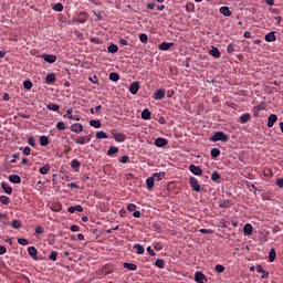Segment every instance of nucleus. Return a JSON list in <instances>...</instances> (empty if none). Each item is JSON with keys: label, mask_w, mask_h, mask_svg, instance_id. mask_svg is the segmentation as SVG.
Masks as SVG:
<instances>
[{"label": "nucleus", "mask_w": 283, "mask_h": 283, "mask_svg": "<svg viewBox=\"0 0 283 283\" xmlns=\"http://www.w3.org/2000/svg\"><path fill=\"white\" fill-rule=\"evenodd\" d=\"M1 187L4 193H8V196H12V187L8 186V184L6 182H1Z\"/></svg>", "instance_id": "obj_28"}, {"label": "nucleus", "mask_w": 283, "mask_h": 283, "mask_svg": "<svg viewBox=\"0 0 283 283\" xmlns=\"http://www.w3.org/2000/svg\"><path fill=\"white\" fill-rule=\"evenodd\" d=\"M156 182V179L151 176L146 179L147 189H154V185Z\"/></svg>", "instance_id": "obj_30"}, {"label": "nucleus", "mask_w": 283, "mask_h": 283, "mask_svg": "<svg viewBox=\"0 0 283 283\" xmlns=\"http://www.w3.org/2000/svg\"><path fill=\"white\" fill-rule=\"evenodd\" d=\"M133 249H136L137 255H143V253H145V248L140 243L134 244Z\"/></svg>", "instance_id": "obj_25"}, {"label": "nucleus", "mask_w": 283, "mask_h": 283, "mask_svg": "<svg viewBox=\"0 0 283 283\" xmlns=\"http://www.w3.org/2000/svg\"><path fill=\"white\" fill-rule=\"evenodd\" d=\"M45 83H46V85H54V83H56V74L49 73L46 75Z\"/></svg>", "instance_id": "obj_11"}, {"label": "nucleus", "mask_w": 283, "mask_h": 283, "mask_svg": "<svg viewBox=\"0 0 283 283\" xmlns=\"http://www.w3.org/2000/svg\"><path fill=\"white\" fill-rule=\"evenodd\" d=\"M95 137H96L97 139L108 138L107 133H105V132H103V130L97 132L96 135H95Z\"/></svg>", "instance_id": "obj_43"}, {"label": "nucleus", "mask_w": 283, "mask_h": 283, "mask_svg": "<svg viewBox=\"0 0 283 283\" xmlns=\"http://www.w3.org/2000/svg\"><path fill=\"white\" fill-rule=\"evenodd\" d=\"M153 177L157 182H160V180H163V178H165V172H155V174H153Z\"/></svg>", "instance_id": "obj_35"}, {"label": "nucleus", "mask_w": 283, "mask_h": 283, "mask_svg": "<svg viewBox=\"0 0 283 283\" xmlns=\"http://www.w3.org/2000/svg\"><path fill=\"white\" fill-rule=\"evenodd\" d=\"M75 143H76V145H87V142H86L85 137H83V136H78L75 139Z\"/></svg>", "instance_id": "obj_42"}, {"label": "nucleus", "mask_w": 283, "mask_h": 283, "mask_svg": "<svg viewBox=\"0 0 283 283\" xmlns=\"http://www.w3.org/2000/svg\"><path fill=\"white\" fill-rule=\"evenodd\" d=\"M52 10H54V12H63V3L57 2L52 7Z\"/></svg>", "instance_id": "obj_37"}, {"label": "nucleus", "mask_w": 283, "mask_h": 283, "mask_svg": "<svg viewBox=\"0 0 283 283\" xmlns=\"http://www.w3.org/2000/svg\"><path fill=\"white\" fill-rule=\"evenodd\" d=\"M46 109H49L50 112H59V109H61V106L54 103H49L46 104Z\"/></svg>", "instance_id": "obj_26"}, {"label": "nucleus", "mask_w": 283, "mask_h": 283, "mask_svg": "<svg viewBox=\"0 0 283 283\" xmlns=\"http://www.w3.org/2000/svg\"><path fill=\"white\" fill-rule=\"evenodd\" d=\"M112 134L116 143H125V140H127V136H125L123 133L114 132Z\"/></svg>", "instance_id": "obj_3"}, {"label": "nucleus", "mask_w": 283, "mask_h": 283, "mask_svg": "<svg viewBox=\"0 0 283 283\" xmlns=\"http://www.w3.org/2000/svg\"><path fill=\"white\" fill-rule=\"evenodd\" d=\"M18 243L21 244L22 247H28V244H30V241H28V239H18Z\"/></svg>", "instance_id": "obj_48"}, {"label": "nucleus", "mask_w": 283, "mask_h": 283, "mask_svg": "<svg viewBox=\"0 0 283 283\" xmlns=\"http://www.w3.org/2000/svg\"><path fill=\"white\" fill-rule=\"evenodd\" d=\"M19 118H30V114L28 113H18Z\"/></svg>", "instance_id": "obj_61"}, {"label": "nucleus", "mask_w": 283, "mask_h": 283, "mask_svg": "<svg viewBox=\"0 0 283 283\" xmlns=\"http://www.w3.org/2000/svg\"><path fill=\"white\" fill-rule=\"evenodd\" d=\"M220 154H221V151H220L219 148H212V149L210 150V156H211V158H218V156H220Z\"/></svg>", "instance_id": "obj_36"}, {"label": "nucleus", "mask_w": 283, "mask_h": 283, "mask_svg": "<svg viewBox=\"0 0 283 283\" xmlns=\"http://www.w3.org/2000/svg\"><path fill=\"white\" fill-rule=\"evenodd\" d=\"M123 266L128 271H136V269H138V265H136L135 263H128V262L123 263Z\"/></svg>", "instance_id": "obj_27"}, {"label": "nucleus", "mask_w": 283, "mask_h": 283, "mask_svg": "<svg viewBox=\"0 0 283 283\" xmlns=\"http://www.w3.org/2000/svg\"><path fill=\"white\" fill-rule=\"evenodd\" d=\"M62 208L63 206L61 203H56L53 206V211H61Z\"/></svg>", "instance_id": "obj_60"}, {"label": "nucleus", "mask_w": 283, "mask_h": 283, "mask_svg": "<svg viewBox=\"0 0 283 283\" xmlns=\"http://www.w3.org/2000/svg\"><path fill=\"white\" fill-rule=\"evenodd\" d=\"M59 258V252L52 251L51 254L49 255V260H52V262H56Z\"/></svg>", "instance_id": "obj_45"}, {"label": "nucleus", "mask_w": 283, "mask_h": 283, "mask_svg": "<svg viewBox=\"0 0 283 283\" xmlns=\"http://www.w3.org/2000/svg\"><path fill=\"white\" fill-rule=\"evenodd\" d=\"M41 59H43L46 63H56V55L54 54H42Z\"/></svg>", "instance_id": "obj_6"}, {"label": "nucleus", "mask_w": 283, "mask_h": 283, "mask_svg": "<svg viewBox=\"0 0 283 283\" xmlns=\"http://www.w3.org/2000/svg\"><path fill=\"white\" fill-rule=\"evenodd\" d=\"M155 266H157V269H165V260L157 259L155 262Z\"/></svg>", "instance_id": "obj_40"}, {"label": "nucleus", "mask_w": 283, "mask_h": 283, "mask_svg": "<svg viewBox=\"0 0 283 283\" xmlns=\"http://www.w3.org/2000/svg\"><path fill=\"white\" fill-rule=\"evenodd\" d=\"M56 128L60 130V132H65V123L64 122H59L56 124Z\"/></svg>", "instance_id": "obj_51"}, {"label": "nucleus", "mask_w": 283, "mask_h": 283, "mask_svg": "<svg viewBox=\"0 0 283 283\" xmlns=\"http://www.w3.org/2000/svg\"><path fill=\"white\" fill-rule=\"evenodd\" d=\"M13 229H21V221L20 220H13L12 221Z\"/></svg>", "instance_id": "obj_53"}, {"label": "nucleus", "mask_w": 283, "mask_h": 283, "mask_svg": "<svg viewBox=\"0 0 283 283\" xmlns=\"http://www.w3.org/2000/svg\"><path fill=\"white\" fill-rule=\"evenodd\" d=\"M28 253L30 256H32L33 260H39V250H36L35 247H29Z\"/></svg>", "instance_id": "obj_9"}, {"label": "nucleus", "mask_w": 283, "mask_h": 283, "mask_svg": "<svg viewBox=\"0 0 283 283\" xmlns=\"http://www.w3.org/2000/svg\"><path fill=\"white\" fill-rule=\"evenodd\" d=\"M0 202H2V205H10V197L1 196L0 197Z\"/></svg>", "instance_id": "obj_46"}, {"label": "nucleus", "mask_w": 283, "mask_h": 283, "mask_svg": "<svg viewBox=\"0 0 283 283\" xmlns=\"http://www.w3.org/2000/svg\"><path fill=\"white\" fill-rule=\"evenodd\" d=\"M138 90H140V83H138V82H133V83L130 84V87H129L130 94H134V95L138 94Z\"/></svg>", "instance_id": "obj_14"}, {"label": "nucleus", "mask_w": 283, "mask_h": 283, "mask_svg": "<svg viewBox=\"0 0 283 283\" xmlns=\"http://www.w3.org/2000/svg\"><path fill=\"white\" fill-rule=\"evenodd\" d=\"M224 270H226V268L222 264H217L216 268H214V271L217 273H224Z\"/></svg>", "instance_id": "obj_47"}, {"label": "nucleus", "mask_w": 283, "mask_h": 283, "mask_svg": "<svg viewBox=\"0 0 283 283\" xmlns=\"http://www.w3.org/2000/svg\"><path fill=\"white\" fill-rule=\"evenodd\" d=\"M147 252L149 253V255L154 256L156 255V251H154V249H151V247L147 248Z\"/></svg>", "instance_id": "obj_64"}, {"label": "nucleus", "mask_w": 283, "mask_h": 283, "mask_svg": "<svg viewBox=\"0 0 283 283\" xmlns=\"http://www.w3.org/2000/svg\"><path fill=\"white\" fill-rule=\"evenodd\" d=\"M142 118L144 120H151V112L149 111V108H145L143 112H142Z\"/></svg>", "instance_id": "obj_22"}, {"label": "nucleus", "mask_w": 283, "mask_h": 283, "mask_svg": "<svg viewBox=\"0 0 283 283\" xmlns=\"http://www.w3.org/2000/svg\"><path fill=\"white\" fill-rule=\"evenodd\" d=\"M40 174L42 176H48V174H50V165H44L40 168Z\"/></svg>", "instance_id": "obj_32"}, {"label": "nucleus", "mask_w": 283, "mask_h": 283, "mask_svg": "<svg viewBox=\"0 0 283 283\" xmlns=\"http://www.w3.org/2000/svg\"><path fill=\"white\" fill-rule=\"evenodd\" d=\"M71 167L72 169H78L81 167V161H78V159H73L71 161Z\"/></svg>", "instance_id": "obj_44"}, {"label": "nucleus", "mask_w": 283, "mask_h": 283, "mask_svg": "<svg viewBox=\"0 0 283 283\" xmlns=\"http://www.w3.org/2000/svg\"><path fill=\"white\" fill-rule=\"evenodd\" d=\"M119 163H123V165H126V163H129V156L127 155L122 156V158L119 159Z\"/></svg>", "instance_id": "obj_54"}, {"label": "nucleus", "mask_w": 283, "mask_h": 283, "mask_svg": "<svg viewBox=\"0 0 283 283\" xmlns=\"http://www.w3.org/2000/svg\"><path fill=\"white\" fill-rule=\"evenodd\" d=\"M277 255V252L275 251V248H272L269 253V260L270 262H275V258Z\"/></svg>", "instance_id": "obj_31"}, {"label": "nucleus", "mask_w": 283, "mask_h": 283, "mask_svg": "<svg viewBox=\"0 0 283 283\" xmlns=\"http://www.w3.org/2000/svg\"><path fill=\"white\" fill-rule=\"evenodd\" d=\"M243 232L245 233V235H253V226L251 223H247L243 227Z\"/></svg>", "instance_id": "obj_21"}, {"label": "nucleus", "mask_w": 283, "mask_h": 283, "mask_svg": "<svg viewBox=\"0 0 283 283\" xmlns=\"http://www.w3.org/2000/svg\"><path fill=\"white\" fill-rule=\"evenodd\" d=\"M189 185L192 188V191H197V193H200L202 188L200 187V184L198 182V179L196 177L189 178Z\"/></svg>", "instance_id": "obj_2"}, {"label": "nucleus", "mask_w": 283, "mask_h": 283, "mask_svg": "<svg viewBox=\"0 0 283 283\" xmlns=\"http://www.w3.org/2000/svg\"><path fill=\"white\" fill-rule=\"evenodd\" d=\"M227 52L228 54H233V52H235V46L233 44H228Z\"/></svg>", "instance_id": "obj_52"}, {"label": "nucleus", "mask_w": 283, "mask_h": 283, "mask_svg": "<svg viewBox=\"0 0 283 283\" xmlns=\"http://www.w3.org/2000/svg\"><path fill=\"white\" fill-rule=\"evenodd\" d=\"M108 52L111 54H116V52H118V45L116 44H111L108 48H107Z\"/></svg>", "instance_id": "obj_41"}, {"label": "nucleus", "mask_w": 283, "mask_h": 283, "mask_svg": "<svg viewBox=\"0 0 283 283\" xmlns=\"http://www.w3.org/2000/svg\"><path fill=\"white\" fill-rule=\"evenodd\" d=\"M232 205L233 203H231L229 200H222L219 202L220 209H231Z\"/></svg>", "instance_id": "obj_23"}, {"label": "nucleus", "mask_w": 283, "mask_h": 283, "mask_svg": "<svg viewBox=\"0 0 283 283\" xmlns=\"http://www.w3.org/2000/svg\"><path fill=\"white\" fill-rule=\"evenodd\" d=\"M28 144L31 147H36V140L34 139V137H30L29 140H28Z\"/></svg>", "instance_id": "obj_55"}, {"label": "nucleus", "mask_w": 283, "mask_h": 283, "mask_svg": "<svg viewBox=\"0 0 283 283\" xmlns=\"http://www.w3.org/2000/svg\"><path fill=\"white\" fill-rule=\"evenodd\" d=\"M219 12L223 14V17H231L232 14L231 9H229V7H221L219 9Z\"/></svg>", "instance_id": "obj_24"}, {"label": "nucleus", "mask_w": 283, "mask_h": 283, "mask_svg": "<svg viewBox=\"0 0 283 283\" xmlns=\"http://www.w3.org/2000/svg\"><path fill=\"white\" fill-rule=\"evenodd\" d=\"M220 178L222 177L218 174V171L212 172L211 175L212 182H217L218 185H220Z\"/></svg>", "instance_id": "obj_33"}, {"label": "nucleus", "mask_w": 283, "mask_h": 283, "mask_svg": "<svg viewBox=\"0 0 283 283\" xmlns=\"http://www.w3.org/2000/svg\"><path fill=\"white\" fill-rule=\"evenodd\" d=\"M9 181L13 185H21V177L19 175H10Z\"/></svg>", "instance_id": "obj_19"}, {"label": "nucleus", "mask_w": 283, "mask_h": 283, "mask_svg": "<svg viewBox=\"0 0 283 283\" xmlns=\"http://www.w3.org/2000/svg\"><path fill=\"white\" fill-rule=\"evenodd\" d=\"M189 171H191L193 176H202V168L193 164L189 166Z\"/></svg>", "instance_id": "obj_5"}, {"label": "nucleus", "mask_w": 283, "mask_h": 283, "mask_svg": "<svg viewBox=\"0 0 283 283\" xmlns=\"http://www.w3.org/2000/svg\"><path fill=\"white\" fill-rule=\"evenodd\" d=\"M167 145H169V142L166 138L158 137L157 139H155L156 147H167Z\"/></svg>", "instance_id": "obj_8"}, {"label": "nucleus", "mask_w": 283, "mask_h": 283, "mask_svg": "<svg viewBox=\"0 0 283 283\" xmlns=\"http://www.w3.org/2000/svg\"><path fill=\"white\" fill-rule=\"evenodd\" d=\"M139 41H142V43H147V41H149V38L147 36L146 33H142L139 35Z\"/></svg>", "instance_id": "obj_49"}, {"label": "nucleus", "mask_w": 283, "mask_h": 283, "mask_svg": "<svg viewBox=\"0 0 283 283\" xmlns=\"http://www.w3.org/2000/svg\"><path fill=\"white\" fill-rule=\"evenodd\" d=\"M32 81H24L23 82V87L24 90H32Z\"/></svg>", "instance_id": "obj_50"}, {"label": "nucleus", "mask_w": 283, "mask_h": 283, "mask_svg": "<svg viewBox=\"0 0 283 283\" xmlns=\"http://www.w3.org/2000/svg\"><path fill=\"white\" fill-rule=\"evenodd\" d=\"M8 252V249H6V247L0 245V255H6V253Z\"/></svg>", "instance_id": "obj_63"}, {"label": "nucleus", "mask_w": 283, "mask_h": 283, "mask_svg": "<svg viewBox=\"0 0 283 283\" xmlns=\"http://www.w3.org/2000/svg\"><path fill=\"white\" fill-rule=\"evenodd\" d=\"M249 120H251V114L245 113L240 116L239 123H241V125H244V124L249 123Z\"/></svg>", "instance_id": "obj_20"}, {"label": "nucleus", "mask_w": 283, "mask_h": 283, "mask_svg": "<svg viewBox=\"0 0 283 283\" xmlns=\"http://www.w3.org/2000/svg\"><path fill=\"white\" fill-rule=\"evenodd\" d=\"M67 211H69V213H76V211L78 213H83V206H81V205L71 206V207L67 208Z\"/></svg>", "instance_id": "obj_15"}, {"label": "nucleus", "mask_w": 283, "mask_h": 283, "mask_svg": "<svg viewBox=\"0 0 283 283\" xmlns=\"http://www.w3.org/2000/svg\"><path fill=\"white\" fill-rule=\"evenodd\" d=\"M109 81H113L114 83H117V81H120V75L116 72H113L109 74Z\"/></svg>", "instance_id": "obj_34"}, {"label": "nucleus", "mask_w": 283, "mask_h": 283, "mask_svg": "<svg viewBox=\"0 0 283 283\" xmlns=\"http://www.w3.org/2000/svg\"><path fill=\"white\" fill-rule=\"evenodd\" d=\"M114 154H118V147L111 146L109 149L107 150V156H114Z\"/></svg>", "instance_id": "obj_38"}, {"label": "nucleus", "mask_w": 283, "mask_h": 283, "mask_svg": "<svg viewBox=\"0 0 283 283\" xmlns=\"http://www.w3.org/2000/svg\"><path fill=\"white\" fill-rule=\"evenodd\" d=\"M67 118L70 119V120H81V116H78V115H70V116H67Z\"/></svg>", "instance_id": "obj_56"}, {"label": "nucleus", "mask_w": 283, "mask_h": 283, "mask_svg": "<svg viewBox=\"0 0 283 283\" xmlns=\"http://www.w3.org/2000/svg\"><path fill=\"white\" fill-rule=\"evenodd\" d=\"M91 127H95V129H101V120L92 119L90 122Z\"/></svg>", "instance_id": "obj_39"}, {"label": "nucleus", "mask_w": 283, "mask_h": 283, "mask_svg": "<svg viewBox=\"0 0 283 283\" xmlns=\"http://www.w3.org/2000/svg\"><path fill=\"white\" fill-rule=\"evenodd\" d=\"M71 132H74V134H81V132H83V124H72L70 127Z\"/></svg>", "instance_id": "obj_12"}, {"label": "nucleus", "mask_w": 283, "mask_h": 283, "mask_svg": "<svg viewBox=\"0 0 283 283\" xmlns=\"http://www.w3.org/2000/svg\"><path fill=\"white\" fill-rule=\"evenodd\" d=\"M170 48H174V42H163L161 44H159L158 49L161 52H167V50H169Z\"/></svg>", "instance_id": "obj_13"}, {"label": "nucleus", "mask_w": 283, "mask_h": 283, "mask_svg": "<svg viewBox=\"0 0 283 283\" xmlns=\"http://www.w3.org/2000/svg\"><path fill=\"white\" fill-rule=\"evenodd\" d=\"M165 94H167V92L164 88H159L154 93V98L155 101H163V98L165 97Z\"/></svg>", "instance_id": "obj_7"}, {"label": "nucleus", "mask_w": 283, "mask_h": 283, "mask_svg": "<svg viewBox=\"0 0 283 283\" xmlns=\"http://www.w3.org/2000/svg\"><path fill=\"white\" fill-rule=\"evenodd\" d=\"M195 282L205 283V282H207V276L205 275V273L197 271L195 273Z\"/></svg>", "instance_id": "obj_4"}, {"label": "nucleus", "mask_w": 283, "mask_h": 283, "mask_svg": "<svg viewBox=\"0 0 283 283\" xmlns=\"http://www.w3.org/2000/svg\"><path fill=\"white\" fill-rule=\"evenodd\" d=\"M31 151H32V149H30V147H28V146L23 148L24 156H30Z\"/></svg>", "instance_id": "obj_58"}, {"label": "nucleus", "mask_w": 283, "mask_h": 283, "mask_svg": "<svg viewBox=\"0 0 283 283\" xmlns=\"http://www.w3.org/2000/svg\"><path fill=\"white\" fill-rule=\"evenodd\" d=\"M275 123H277V115L275 114H271L269 117H268V127H273V125H275Z\"/></svg>", "instance_id": "obj_16"}, {"label": "nucleus", "mask_w": 283, "mask_h": 283, "mask_svg": "<svg viewBox=\"0 0 283 283\" xmlns=\"http://www.w3.org/2000/svg\"><path fill=\"white\" fill-rule=\"evenodd\" d=\"M210 56H213L214 59H220L221 53L220 50L216 46H212L211 50L209 51Z\"/></svg>", "instance_id": "obj_18"}, {"label": "nucleus", "mask_w": 283, "mask_h": 283, "mask_svg": "<svg viewBox=\"0 0 283 283\" xmlns=\"http://www.w3.org/2000/svg\"><path fill=\"white\" fill-rule=\"evenodd\" d=\"M87 22V12L82 11L78 13L77 19L75 20V23H86Z\"/></svg>", "instance_id": "obj_10"}, {"label": "nucleus", "mask_w": 283, "mask_h": 283, "mask_svg": "<svg viewBox=\"0 0 283 283\" xmlns=\"http://www.w3.org/2000/svg\"><path fill=\"white\" fill-rule=\"evenodd\" d=\"M35 233H38L39 235L43 234V227L38 226V227L35 228Z\"/></svg>", "instance_id": "obj_62"}, {"label": "nucleus", "mask_w": 283, "mask_h": 283, "mask_svg": "<svg viewBox=\"0 0 283 283\" xmlns=\"http://www.w3.org/2000/svg\"><path fill=\"white\" fill-rule=\"evenodd\" d=\"M276 185L280 189H283V178L276 179Z\"/></svg>", "instance_id": "obj_59"}, {"label": "nucleus", "mask_w": 283, "mask_h": 283, "mask_svg": "<svg viewBox=\"0 0 283 283\" xmlns=\"http://www.w3.org/2000/svg\"><path fill=\"white\" fill-rule=\"evenodd\" d=\"M127 211H136V205L135 203H129L128 206H127Z\"/></svg>", "instance_id": "obj_57"}, {"label": "nucleus", "mask_w": 283, "mask_h": 283, "mask_svg": "<svg viewBox=\"0 0 283 283\" xmlns=\"http://www.w3.org/2000/svg\"><path fill=\"white\" fill-rule=\"evenodd\" d=\"M265 41L268 43H273L275 41H277V36H275V32H269L266 35H265Z\"/></svg>", "instance_id": "obj_17"}, {"label": "nucleus", "mask_w": 283, "mask_h": 283, "mask_svg": "<svg viewBox=\"0 0 283 283\" xmlns=\"http://www.w3.org/2000/svg\"><path fill=\"white\" fill-rule=\"evenodd\" d=\"M211 143H229V135H227L224 132L219 130L216 132L212 137H210Z\"/></svg>", "instance_id": "obj_1"}, {"label": "nucleus", "mask_w": 283, "mask_h": 283, "mask_svg": "<svg viewBox=\"0 0 283 283\" xmlns=\"http://www.w3.org/2000/svg\"><path fill=\"white\" fill-rule=\"evenodd\" d=\"M40 145L41 147H48V145H50V139L48 136L43 135L40 137Z\"/></svg>", "instance_id": "obj_29"}]
</instances>
